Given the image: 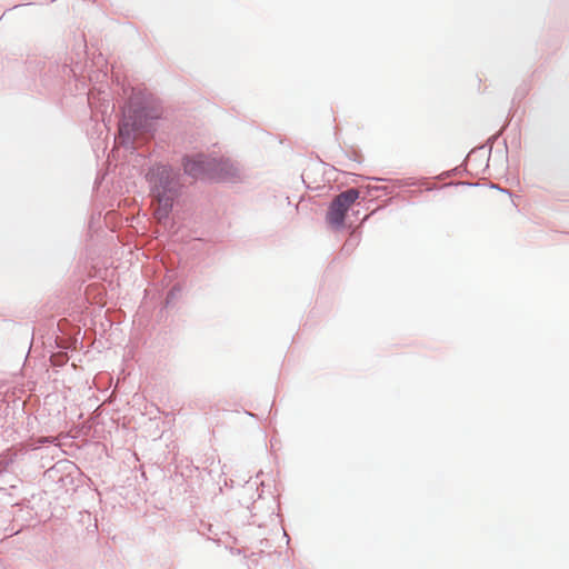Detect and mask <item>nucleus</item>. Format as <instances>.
<instances>
[{"instance_id": "3", "label": "nucleus", "mask_w": 569, "mask_h": 569, "mask_svg": "<svg viewBox=\"0 0 569 569\" xmlns=\"http://www.w3.org/2000/svg\"><path fill=\"white\" fill-rule=\"evenodd\" d=\"M157 197V207L154 209V217L159 222L166 220L172 208V198L162 194L158 189L154 190Z\"/></svg>"}, {"instance_id": "4", "label": "nucleus", "mask_w": 569, "mask_h": 569, "mask_svg": "<svg viewBox=\"0 0 569 569\" xmlns=\"http://www.w3.org/2000/svg\"><path fill=\"white\" fill-rule=\"evenodd\" d=\"M130 123L128 121H124L120 128H119V132H120V136L123 137L124 134L129 136L130 133Z\"/></svg>"}, {"instance_id": "2", "label": "nucleus", "mask_w": 569, "mask_h": 569, "mask_svg": "<svg viewBox=\"0 0 569 569\" xmlns=\"http://www.w3.org/2000/svg\"><path fill=\"white\" fill-rule=\"evenodd\" d=\"M358 198L359 191L357 189H348L338 194L328 209L327 222L335 229L342 228L347 211Z\"/></svg>"}, {"instance_id": "1", "label": "nucleus", "mask_w": 569, "mask_h": 569, "mask_svg": "<svg viewBox=\"0 0 569 569\" xmlns=\"http://www.w3.org/2000/svg\"><path fill=\"white\" fill-rule=\"evenodd\" d=\"M184 172L193 178H200L206 174L212 178L227 179L234 177L237 169L228 160H219L204 158L198 154L193 158H186L183 162Z\"/></svg>"}]
</instances>
